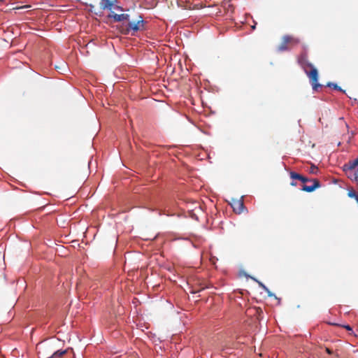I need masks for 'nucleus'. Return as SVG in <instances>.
<instances>
[{
    "instance_id": "nucleus-1",
    "label": "nucleus",
    "mask_w": 358,
    "mask_h": 358,
    "mask_svg": "<svg viewBox=\"0 0 358 358\" xmlns=\"http://www.w3.org/2000/svg\"><path fill=\"white\" fill-rule=\"evenodd\" d=\"M308 66L311 69L310 71H308V70L305 69V72L308 76L311 84L313 85V88L314 90H316L317 87H320L321 85L317 83L318 81V73L317 70L313 67L311 64L308 65Z\"/></svg>"
},
{
    "instance_id": "nucleus-2",
    "label": "nucleus",
    "mask_w": 358,
    "mask_h": 358,
    "mask_svg": "<svg viewBox=\"0 0 358 358\" xmlns=\"http://www.w3.org/2000/svg\"><path fill=\"white\" fill-rule=\"evenodd\" d=\"M292 42L297 43L298 41L291 36H284L283 41H282V44L278 47V50L279 51L286 50L287 49V44L288 43H292Z\"/></svg>"
},
{
    "instance_id": "nucleus-3",
    "label": "nucleus",
    "mask_w": 358,
    "mask_h": 358,
    "mask_svg": "<svg viewBox=\"0 0 358 358\" xmlns=\"http://www.w3.org/2000/svg\"><path fill=\"white\" fill-rule=\"evenodd\" d=\"M231 207L234 211L236 213H241L244 208V204L242 200H234L231 203Z\"/></svg>"
},
{
    "instance_id": "nucleus-4",
    "label": "nucleus",
    "mask_w": 358,
    "mask_h": 358,
    "mask_svg": "<svg viewBox=\"0 0 358 358\" xmlns=\"http://www.w3.org/2000/svg\"><path fill=\"white\" fill-rule=\"evenodd\" d=\"M358 166V157L354 160L349 162L343 166V171L345 172L353 171Z\"/></svg>"
},
{
    "instance_id": "nucleus-5",
    "label": "nucleus",
    "mask_w": 358,
    "mask_h": 358,
    "mask_svg": "<svg viewBox=\"0 0 358 358\" xmlns=\"http://www.w3.org/2000/svg\"><path fill=\"white\" fill-rule=\"evenodd\" d=\"M73 354V350L71 349L68 350H59L56 351L52 356L48 358H54V357H62L65 355L68 356H71Z\"/></svg>"
},
{
    "instance_id": "nucleus-6",
    "label": "nucleus",
    "mask_w": 358,
    "mask_h": 358,
    "mask_svg": "<svg viewBox=\"0 0 358 358\" xmlns=\"http://www.w3.org/2000/svg\"><path fill=\"white\" fill-rule=\"evenodd\" d=\"M319 186H320L319 182L317 180H313V185H303L301 189L303 191H306V192H311L314 191Z\"/></svg>"
},
{
    "instance_id": "nucleus-7",
    "label": "nucleus",
    "mask_w": 358,
    "mask_h": 358,
    "mask_svg": "<svg viewBox=\"0 0 358 358\" xmlns=\"http://www.w3.org/2000/svg\"><path fill=\"white\" fill-rule=\"evenodd\" d=\"M110 17H113L115 22H121L123 20H127L129 18V15L127 14H116L112 13L110 15Z\"/></svg>"
},
{
    "instance_id": "nucleus-8",
    "label": "nucleus",
    "mask_w": 358,
    "mask_h": 358,
    "mask_svg": "<svg viewBox=\"0 0 358 358\" xmlns=\"http://www.w3.org/2000/svg\"><path fill=\"white\" fill-rule=\"evenodd\" d=\"M143 20H139L138 22H131L129 23V27L134 31H136L140 29L141 26H143L142 24Z\"/></svg>"
},
{
    "instance_id": "nucleus-9",
    "label": "nucleus",
    "mask_w": 358,
    "mask_h": 358,
    "mask_svg": "<svg viewBox=\"0 0 358 358\" xmlns=\"http://www.w3.org/2000/svg\"><path fill=\"white\" fill-rule=\"evenodd\" d=\"M290 177L292 178V179H298V180H300L301 182H306L308 181V179L303 176H302L301 175L299 174V173H294V172H291L290 173Z\"/></svg>"
},
{
    "instance_id": "nucleus-10",
    "label": "nucleus",
    "mask_w": 358,
    "mask_h": 358,
    "mask_svg": "<svg viewBox=\"0 0 358 358\" xmlns=\"http://www.w3.org/2000/svg\"><path fill=\"white\" fill-rule=\"evenodd\" d=\"M101 5L103 8L111 9L113 3L109 0H102Z\"/></svg>"
},
{
    "instance_id": "nucleus-11",
    "label": "nucleus",
    "mask_w": 358,
    "mask_h": 358,
    "mask_svg": "<svg viewBox=\"0 0 358 358\" xmlns=\"http://www.w3.org/2000/svg\"><path fill=\"white\" fill-rule=\"evenodd\" d=\"M345 173L348 174V177L350 178L352 180L357 181L358 174L356 172L352 171H348Z\"/></svg>"
},
{
    "instance_id": "nucleus-12",
    "label": "nucleus",
    "mask_w": 358,
    "mask_h": 358,
    "mask_svg": "<svg viewBox=\"0 0 358 358\" xmlns=\"http://www.w3.org/2000/svg\"><path fill=\"white\" fill-rule=\"evenodd\" d=\"M327 86L328 87H333L336 90H338L343 92L341 90V88L340 87H338L336 84H334V83H329L327 84Z\"/></svg>"
},
{
    "instance_id": "nucleus-13",
    "label": "nucleus",
    "mask_w": 358,
    "mask_h": 358,
    "mask_svg": "<svg viewBox=\"0 0 358 358\" xmlns=\"http://www.w3.org/2000/svg\"><path fill=\"white\" fill-rule=\"evenodd\" d=\"M317 171V168L315 166H311L310 169V172L312 173H316Z\"/></svg>"
},
{
    "instance_id": "nucleus-14",
    "label": "nucleus",
    "mask_w": 358,
    "mask_h": 358,
    "mask_svg": "<svg viewBox=\"0 0 358 358\" xmlns=\"http://www.w3.org/2000/svg\"><path fill=\"white\" fill-rule=\"evenodd\" d=\"M259 286L262 287L265 291H268V288L262 282H258Z\"/></svg>"
},
{
    "instance_id": "nucleus-15",
    "label": "nucleus",
    "mask_w": 358,
    "mask_h": 358,
    "mask_svg": "<svg viewBox=\"0 0 358 358\" xmlns=\"http://www.w3.org/2000/svg\"><path fill=\"white\" fill-rule=\"evenodd\" d=\"M349 196H350V197H356V196H357V195H356V194H355V193H354V192H350V193H349Z\"/></svg>"
},
{
    "instance_id": "nucleus-16",
    "label": "nucleus",
    "mask_w": 358,
    "mask_h": 358,
    "mask_svg": "<svg viewBox=\"0 0 358 358\" xmlns=\"http://www.w3.org/2000/svg\"><path fill=\"white\" fill-rule=\"evenodd\" d=\"M266 292L268 293V296H274V294L273 293H271L268 289V291H266Z\"/></svg>"
},
{
    "instance_id": "nucleus-17",
    "label": "nucleus",
    "mask_w": 358,
    "mask_h": 358,
    "mask_svg": "<svg viewBox=\"0 0 358 358\" xmlns=\"http://www.w3.org/2000/svg\"><path fill=\"white\" fill-rule=\"evenodd\" d=\"M345 328L349 331L352 330V328L349 325L345 326Z\"/></svg>"
},
{
    "instance_id": "nucleus-18",
    "label": "nucleus",
    "mask_w": 358,
    "mask_h": 358,
    "mask_svg": "<svg viewBox=\"0 0 358 358\" xmlns=\"http://www.w3.org/2000/svg\"><path fill=\"white\" fill-rule=\"evenodd\" d=\"M355 199H356V200H357V201L358 203V196H356Z\"/></svg>"
}]
</instances>
